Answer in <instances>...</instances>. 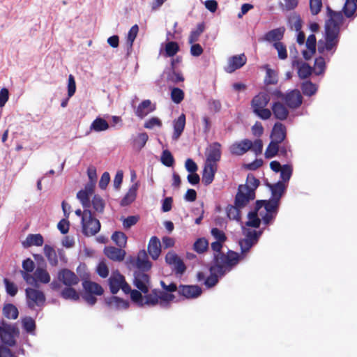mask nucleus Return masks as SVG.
Returning a JSON list of instances; mask_svg holds the SVG:
<instances>
[{
  "mask_svg": "<svg viewBox=\"0 0 357 357\" xmlns=\"http://www.w3.org/2000/svg\"><path fill=\"white\" fill-rule=\"evenodd\" d=\"M109 128V124L106 120L102 118H96L91 123L90 129L96 132L106 130Z\"/></svg>",
  "mask_w": 357,
  "mask_h": 357,
  "instance_id": "nucleus-40",
  "label": "nucleus"
},
{
  "mask_svg": "<svg viewBox=\"0 0 357 357\" xmlns=\"http://www.w3.org/2000/svg\"><path fill=\"white\" fill-rule=\"evenodd\" d=\"M211 234L214 237V238L218 241L225 242L227 241V236L225 232L219 229L218 228H212Z\"/></svg>",
  "mask_w": 357,
  "mask_h": 357,
  "instance_id": "nucleus-63",
  "label": "nucleus"
},
{
  "mask_svg": "<svg viewBox=\"0 0 357 357\" xmlns=\"http://www.w3.org/2000/svg\"><path fill=\"white\" fill-rule=\"evenodd\" d=\"M132 301L140 307L144 306V297L142 296V293L138 290H132L129 293Z\"/></svg>",
  "mask_w": 357,
  "mask_h": 357,
  "instance_id": "nucleus-53",
  "label": "nucleus"
},
{
  "mask_svg": "<svg viewBox=\"0 0 357 357\" xmlns=\"http://www.w3.org/2000/svg\"><path fill=\"white\" fill-rule=\"evenodd\" d=\"M155 109V105H153L150 100H144L139 104L135 113L140 119L144 118L149 113Z\"/></svg>",
  "mask_w": 357,
  "mask_h": 357,
  "instance_id": "nucleus-21",
  "label": "nucleus"
},
{
  "mask_svg": "<svg viewBox=\"0 0 357 357\" xmlns=\"http://www.w3.org/2000/svg\"><path fill=\"white\" fill-rule=\"evenodd\" d=\"M206 164L218 165V162L221 159V144L219 142L211 143L206 151Z\"/></svg>",
  "mask_w": 357,
  "mask_h": 357,
  "instance_id": "nucleus-11",
  "label": "nucleus"
},
{
  "mask_svg": "<svg viewBox=\"0 0 357 357\" xmlns=\"http://www.w3.org/2000/svg\"><path fill=\"white\" fill-rule=\"evenodd\" d=\"M328 19L325 22L324 39L318 41V52L324 54L325 52L333 54L337 47L340 26L344 22V16L340 11H334L329 7L327 8Z\"/></svg>",
  "mask_w": 357,
  "mask_h": 357,
  "instance_id": "nucleus-1",
  "label": "nucleus"
},
{
  "mask_svg": "<svg viewBox=\"0 0 357 357\" xmlns=\"http://www.w3.org/2000/svg\"><path fill=\"white\" fill-rule=\"evenodd\" d=\"M271 190L272 198L280 201V199L285 192L286 186L282 181H278V183L268 185Z\"/></svg>",
  "mask_w": 357,
  "mask_h": 357,
  "instance_id": "nucleus-30",
  "label": "nucleus"
},
{
  "mask_svg": "<svg viewBox=\"0 0 357 357\" xmlns=\"http://www.w3.org/2000/svg\"><path fill=\"white\" fill-rule=\"evenodd\" d=\"M149 139V135L146 132H140L132 140V148L140 151L143 149Z\"/></svg>",
  "mask_w": 357,
  "mask_h": 357,
  "instance_id": "nucleus-31",
  "label": "nucleus"
},
{
  "mask_svg": "<svg viewBox=\"0 0 357 357\" xmlns=\"http://www.w3.org/2000/svg\"><path fill=\"white\" fill-rule=\"evenodd\" d=\"M25 293L29 307L33 308L36 305H44L46 298L42 291L29 287L25 289Z\"/></svg>",
  "mask_w": 357,
  "mask_h": 357,
  "instance_id": "nucleus-10",
  "label": "nucleus"
},
{
  "mask_svg": "<svg viewBox=\"0 0 357 357\" xmlns=\"http://www.w3.org/2000/svg\"><path fill=\"white\" fill-rule=\"evenodd\" d=\"M293 169L292 167L289 165H284L282 168L280 170V178L282 181L287 182L288 181L292 174Z\"/></svg>",
  "mask_w": 357,
  "mask_h": 357,
  "instance_id": "nucleus-56",
  "label": "nucleus"
},
{
  "mask_svg": "<svg viewBox=\"0 0 357 357\" xmlns=\"http://www.w3.org/2000/svg\"><path fill=\"white\" fill-rule=\"evenodd\" d=\"M205 30V24L204 22L199 23L197 25V27L195 30H192L190 32V34L188 38V43L190 44H192L198 41L199 36Z\"/></svg>",
  "mask_w": 357,
  "mask_h": 357,
  "instance_id": "nucleus-39",
  "label": "nucleus"
},
{
  "mask_svg": "<svg viewBox=\"0 0 357 357\" xmlns=\"http://www.w3.org/2000/svg\"><path fill=\"white\" fill-rule=\"evenodd\" d=\"M179 51V45L176 42H168L165 45V56L172 57L177 54Z\"/></svg>",
  "mask_w": 357,
  "mask_h": 357,
  "instance_id": "nucleus-48",
  "label": "nucleus"
},
{
  "mask_svg": "<svg viewBox=\"0 0 357 357\" xmlns=\"http://www.w3.org/2000/svg\"><path fill=\"white\" fill-rule=\"evenodd\" d=\"M3 315L8 319H16L19 316L18 309L12 303H6L2 308Z\"/></svg>",
  "mask_w": 357,
  "mask_h": 357,
  "instance_id": "nucleus-33",
  "label": "nucleus"
},
{
  "mask_svg": "<svg viewBox=\"0 0 357 357\" xmlns=\"http://www.w3.org/2000/svg\"><path fill=\"white\" fill-rule=\"evenodd\" d=\"M326 69V63L325 60L322 56H319L314 61V68H312V71L317 75H321L324 73Z\"/></svg>",
  "mask_w": 357,
  "mask_h": 357,
  "instance_id": "nucleus-49",
  "label": "nucleus"
},
{
  "mask_svg": "<svg viewBox=\"0 0 357 357\" xmlns=\"http://www.w3.org/2000/svg\"><path fill=\"white\" fill-rule=\"evenodd\" d=\"M109 287L112 294L118 293L119 289L128 294L130 291V286L126 281L125 277L119 271H113L108 279Z\"/></svg>",
  "mask_w": 357,
  "mask_h": 357,
  "instance_id": "nucleus-8",
  "label": "nucleus"
},
{
  "mask_svg": "<svg viewBox=\"0 0 357 357\" xmlns=\"http://www.w3.org/2000/svg\"><path fill=\"white\" fill-rule=\"evenodd\" d=\"M35 281L43 284H47L50 282V275L44 268L38 267L34 271Z\"/></svg>",
  "mask_w": 357,
  "mask_h": 357,
  "instance_id": "nucleus-34",
  "label": "nucleus"
},
{
  "mask_svg": "<svg viewBox=\"0 0 357 357\" xmlns=\"http://www.w3.org/2000/svg\"><path fill=\"white\" fill-rule=\"evenodd\" d=\"M138 184L135 183L129 189L126 196L121 200V205L126 206L132 203L136 198Z\"/></svg>",
  "mask_w": 357,
  "mask_h": 357,
  "instance_id": "nucleus-38",
  "label": "nucleus"
},
{
  "mask_svg": "<svg viewBox=\"0 0 357 357\" xmlns=\"http://www.w3.org/2000/svg\"><path fill=\"white\" fill-rule=\"evenodd\" d=\"M96 272L102 278H106L109 275V268L104 261H100L96 268Z\"/></svg>",
  "mask_w": 357,
  "mask_h": 357,
  "instance_id": "nucleus-61",
  "label": "nucleus"
},
{
  "mask_svg": "<svg viewBox=\"0 0 357 357\" xmlns=\"http://www.w3.org/2000/svg\"><path fill=\"white\" fill-rule=\"evenodd\" d=\"M243 234L245 235V238L253 242L255 244L258 241L259 238L262 234L261 231H255L252 229H244Z\"/></svg>",
  "mask_w": 357,
  "mask_h": 357,
  "instance_id": "nucleus-51",
  "label": "nucleus"
},
{
  "mask_svg": "<svg viewBox=\"0 0 357 357\" xmlns=\"http://www.w3.org/2000/svg\"><path fill=\"white\" fill-rule=\"evenodd\" d=\"M266 73L264 78V83L266 85L276 84L278 81V73L275 70L268 68V66H266Z\"/></svg>",
  "mask_w": 357,
  "mask_h": 357,
  "instance_id": "nucleus-44",
  "label": "nucleus"
},
{
  "mask_svg": "<svg viewBox=\"0 0 357 357\" xmlns=\"http://www.w3.org/2000/svg\"><path fill=\"white\" fill-rule=\"evenodd\" d=\"M61 296L64 299H70L73 301H78L79 295L77 291L72 287H66L61 292Z\"/></svg>",
  "mask_w": 357,
  "mask_h": 357,
  "instance_id": "nucleus-43",
  "label": "nucleus"
},
{
  "mask_svg": "<svg viewBox=\"0 0 357 357\" xmlns=\"http://www.w3.org/2000/svg\"><path fill=\"white\" fill-rule=\"evenodd\" d=\"M184 92L179 88L174 87L171 91V99L172 100L176 103H181L184 99Z\"/></svg>",
  "mask_w": 357,
  "mask_h": 357,
  "instance_id": "nucleus-50",
  "label": "nucleus"
},
{
  "mask_svg": "<svg viewBox=\"0 0 357 357\" xmlns=\"http://www.w3.org/2000/svg\"><path fill=\"white\" fill-rule=\"evenodd\" d=\"M175 298L172 294L154 289L144 296V305L155 306L159 304L162 307H169L170 302Z\"/></svg>",
  "mask_w": 357,
  "mask_h": 357,
  "instance_id": "nucleus-4",
  "label": "nucleus"
},
{
  "mask_svg": "<svg viewBox=\"0 0 357 357\" xmlns=\"http://www.w3.org/2000/svg\"><path fill=\"white\" fill-rule=\"evenodd\" d=\"M161 162L164 165L169 167L174 165V158L169 151L165 150L162 151L161 155Z\"/></svg>",
  "mask_w": 357,
  "mask_h": 357,
  "instance_id": "nucleus-54",
  "label": "nucleus"
},
{
  "mask_svg": "<svg viewBox=\"0 0 357 357\" xmlns=\"http://www.w3.org/2000/svg\"><path fill=\"white\" fill-rule=\"evenodd\" d=\"M247 61V58L244 54L233 56L229 58L228 64L225 68L227 73H231L236 70L241 68L243 66Z\"/></svg>",
  "mask_w": 357,
  "mask_h": 357,
  "instance_id": "nucleus-19",
  "label": "nucleus"
},
{
  "mask_svg": "<svg viewBox=\"0 0 357 357\" xmlns=\"http://www.w3.org/2000/svg\"><path fill=\"white\" fill-rule=\"evenodd\" d=\"M8 347V346L5 344H0V357H17L15 354Z\"/></svg>",
  "mask_w": 357,
  "mask_h": 357,
  "instance_id": "nucleus-64",
  "label": "nucleus"
},
{
  "mask_svg": "<svg viewBox=\"0 0 357 357\" xmlns=\"http://www.w3.org/2000/svg\"><path fill=\"white\" fill-rule=\"evenodd\" d=\"M252 141L244 139L240 142L233 143L229 148V152L233 155L241 156L250 151Z\"/></svg>",
  "mask_w": 357,
  "mask_h": 357,
  "instance_id": "nucleus-16",
  "label": "nucleus"
},
{
  "mask_svg": "<svg viewBox=\"0 0 357 357\" xmlns=\"http://www.w3.org/2000/svg\"><path fill=\"white\" fill-rule=\"evenodd\" d=\"M357 6L354 0H346L342 8L344 16L354 19L356 15Z\"/></svg>",
  "mask_w": 357,
  "mask_h": 357,
  "instance_id": "nucleus-32",
  "label": "nucleus"
},
{
  "mask_svg": "<svg viewBox=\"0 0 357 357\" xmlns=\"http://www.w3.org/2000/svg\"><path fill=\"white\" fill-rule=\"evenodd\" d=\"M255 198V192L249 190L248 185H239L235 197L234 204L238 207L244 208L250 201Z\"/></svg>",
  "mask_w": 357,
  "mask_h": 357,
  "instance_id": "nucleus-9",
  "label": "nucleus"
},
{
  "mask_svg": "<svg viewBox=\"0 0 357 357\" xmlns=\"http://www.w3.org/2000/svg\"><path fill=\"white\" fill-rule=\"evenodd\" d=\"M173 126L174 132L172 139L174 140H177L184 130L185 126V115L184 114H181L176 119H174L173 121Z\"/></svg>",
  "mask_w": 357,
  "mask_h": 357,
  "instance_id": "nucleus-27",
  "label": "nucleus"
},
{
  "mask_svg": "<svg viewBox=\"0 0 357 357\" xmlns=\"http://www.w3.org/2000/svg\"><path fill=\"white\" fill-rule=\"evenodd\" d=\"M271 109L275 118L280 121L286 120L289 114L288 109L280 102H274Z\"/></svg>",
  "mask_w": 357,
  "mask_h": 357,
  "instance_id": "nucleus-26",
  "label": "nucleus"
},
{
  "mask_svg": "<svg viewBox=\"0 0 357 357\" xmlns=\"http://www.w3.org/2000/svg\"><path fill=\"white\" fill-rule=\"evenodd\" d=\"M22 326L27 333L35 335L36 325L32 317L26 316L22 318Z\"/></svg>",
  "mask_w": 357,
  "mask_h": 357,
  "instance_id": "nucleus-36",
  "label": "nucleus"
},
{
  "mask_svg": "<svg viewBox=\"0 0 357 357\" xmlns=\"http://www.w3.org/2000/svg\"><path fill=\"white\" fill-rule=\"evenodd\" d=\"M240 259L241 256L237 252H231L229 256L218 257L216 264H213L210 268L211 275L205 280V285L208 288L214 287L218 282V278L230 271Z\"/></svg>",
  "mask_w": 357,
  "mask_h": 357,
  "instance_id": "nucleus-2",
  "label": "nucleus"
},
{
  "mask_svg": "<svg viewBox=\"0 0 357 357\" xmlns=\"http://www.w3.org/2000/svg\"><path fill=\"white\" fill-rule=\"evenodd\" d=\"M273 47L277 50L278 57L280 59H286L287 58V52L286 46L281 42H276L273 44Z\"/></svg>",
  "mask_w": 357,
  "mask_h": 357,
  "instance_id": "nucleus-60",
  "label": "nucleus"
},
{
  "mask_svg": "<svg viewBox=\"0 0 357 357\" xmlns=\"http://www.w3.org/2000/svg\"><path fill=\"white\" fill-rule=\"evenodd\" d=\"M44 253L47 257L50 264L52 266H56L58 265L57 255L54 249L49 245H45Z\"/></svg>",
  "mask_w": 357,
  "mask_h": 357,
  "instance_id": "nucleus-35",
  "label": "nucleus"
},
{
  "mask_svg": "<svg viewBox=\"0 0 357 357\" xmlns=\"http://www.w3.org/2000/svg\"><path fill=\"white\" fill-rule=\"evenodd\" d=\"M3 282L6 286V290L7 294H9L10 296H15L18 291V288L16 286V284H14L13 282H10L7 278H5L3 280Z\"/></svg>",
  "mask_w": 357,
  "mask_h": 357,
  "instance_id": "nucleus-59",
  "label": "nucleus"
},
{
  "mask_svg": "<svg viewBox=\"0 0 357 357\" xmlns=\"http://www.w3.org/2000/svg\"><path fill=\"white\" fill-rule=\"evenodd\" d=\"M180 295L186 298H195L199 296L202 293V289L197 285H180L178 289Z\"/></svg>",
  "mask_w": 357,
  "mask_h": 357,
  "instance_id": "nucleus-17",
  "label": "nucleus"
},
{
  "mask_svg": "<svg viewBox=\"0 0 357 357\" xmlns=\"http://www.w3.org/2000/svg\"><path fill=\"white\" fill-rule=\"evenodd\" d=\"M303 93L307 96L314 95L317 91V86L310 81H305L301 86Z\"/></svg>",
  "mask_w": 357,
  "mask_h": 357,
  "instance_id": "nucleus-42",
  "label": "nucleus"
},
{
  "mask_svg": "<svg viewBox=\"0 0 357 357\" xmlns=\"http://www.w3.org/2000/svg\"><path fill=\"white\" fill-rule=\"evenodd\" d=\"M284 31L285 28L284 26L272 29L266 33L264 40L268 42H280L283 38Z\"/></svg>",
  "mask_w": 357,
  "mask_h": 357,
  "instance_id": "nucleus-28",
  "label": "nucleus"
},
{
  "mask_svg": "<svg viewBox=\"0 0 357 357\" xmlns=\"http://www.w3.org/2000/svg\"><path fill=\"white\" fill-rule=\"evenodd\" d=\"M208 242L205 238H198L193 245V248L197 253H203L207 250Z\"/></svg>",
  "mask_w": 357,
  "mask_h": 357,
  "instance_id": "nucleus-47",
  "label": "nucleus"
},
{
  "mask_svg": "<svg viewBox=\"0 0 357 357\" xmlns=\"http://www.w3.org/2000/svg\"><path fill=\"white\" fill-rule=\"evenodd\" d=\"M292 66L297 67L298 75L301 79H305L310 77L312 73V68L307 63H303L299 60H294Z\"/></svg>",
  "mask_w": 357,
  "mask_h": 357,
  "instance_id": "nucleus-25",
  "label": "nucleus"
},
{
  "mask_svg": "<svg viewBox=\"0 0 357 357\" xmlns=\"http://www.w3.org/2000/svg\"><path fill=\"white\" fill-rule=\"evenodd\" d=\"M217 170L218 165L205 163L202 176V181L204 185H208L213 181Z\"/></svg>",
  "mask_w": 357,
  "mask_h": 357,
  "instance_id": "nucleus-22",
  "label": "nucleus"
},
{
  "mask_svg": "<svg viewBox=\"0 0 357 357\" xmlns=\"http://www.w3.org/2000/svg\"><path fill=\"white\" fill-rule=\"evenodd\" d=\"M44 243L43 237L40 234H29L26 240L22 242L24 248H29L33 245L42 246Z\"/></svg>",
  "mask_w": 357,
  "mask_h": 357,
  "instance_id": "nucleus-29",
  "label": "nucleus"
},
{
  "mask_svg": "<svg viewBox=\"0 0 357 357\" xmlns=\"http://www.w3.org/2000/svg\"><path fill=\"white\" fill-rule=\"evenodd\" d=\"M255 206L257 211H259L264 206L266 212L278 214L280 202L273 198L269 200H257Z\"/></svg>",
  "mask_w": 357,
  "mask_h": 357,
  "instance_id": "nucleus-20",
  "label": "nucleus"
},
{
  "mask_svg": "<svg viewBox=\"0 0 357 357\" xmlns=\"http://www.w3.org/2000/svg\"><path fill=\"white\" fill-rule=\"evenodd\" d=\"M20 329L16 324H10L4 319L0 321L1 343L13 347L17 344L16 338L20 335Z\"/></svg>",
  "mask_w": 357,
  "mask_h": 357,
  "instance_id": "nucleus-3",
  "label": "nucleus"
},
{
  "mask_svg": "<svg viewBox=\"0 0 357 357\" xmlns=\"http://www.w3.org/2000/svg\"><path fill=\"white\" fill-rule=\"evenodd\" d=\"M258 212L259 211H257L255 206V210L253 211H250L248 213V220L245 222L246 226L254 228L259 227L261 224V219L258 217Z\"/></svg>",
  "mask_w": 357,
  "mask_h": 357,
  "instance_id": "nucleus-37",
  "label": "nucleus"
},
{
  "mask_svg": "<svg viewBox=\"0 0 357 357\" xmlns=\"http://www.w3.org/2000/svg\"><path fill=\"white\" fill-rule=\"evenodd\" d=\"M84 300L90 305H94L97 298L95 296H101L103 294V288L98 283L91 280H85L82 282Z\"/></svg>",
  "mask_w": 357,
  "mask_h": 357,
  "instance_id": "nucleus-7",
  "label": "nucleus"
},
{
  "mask_svg": "<svg viewBox=\"0 0 357 357\" xmlns=\"http://www.w3.org/2000/svg\"><path fill=\"white\" fill-rule=\"evenodd\" d=\"M77 199L81 202L84 209L90 206V195L83 190H79L77 194Z\"/></svg>",
  "mask_w": 357,
  "mask_h": 357,
  "instance_id": "nucleus-57",
  "label": "nucleus"
},
{
  "mask_svg": "<svg viewBox=\"0 0 357 357\" xmlns=\"http://www.w3.org/2000/svg\"><path fill=\"white\" fill-rule=\"evenodd\" d=\"M112 239L119 248L125 247L127 243V236L122 231H115L112 236Z\"/></svg>",
  "mask_w": 357,
  "mask_h": 357,
  "instance_id": "nucleus-46",
  "label": "nucleus"
},
{
  "mask_svg": "<svg viewBox=\"0 0 357 357\" xmlns=\"http://www.w3.org/2000/svg\"><path fill=\"white\" fill-rule=\"evenodd\" d=\"M270 97L268 93L260 92L251 101V107L253 112L263 120H267L271 116V111L266 109Z\"/></svg>",
  "mask_w": 357,
  "mask_h": 357,
  "instance_id": "nucleus-5",
  "label": "nucleus"
},
{
  "mask_svg": "<svg viewBox=\"0 0 357 357\" xmlns=\"http://www.w3.org/2000/svg\"><path fill=\"white\" fill-rule=\"evenodd\" d=\"M286 137L287 128L285 126L280 122H276L271 131V141L281 144L284 141Z\"/></svg>",
  "mask_w": 357,
  "mask_h": 357,
  "instance_id": "nucleus-18",
  "label": "nucleus"
},
{
  "mask_svg": "<svg viewBox=\"0 0 357 357\" xmlns=\"http://www.w3.org/2000/svg\"><path fill=\"white\" fill-rule=\"evenodd\" d=\"M241 207H238L236 204L228 206L227 208V216L232 220H239L241 218Z\"/></svg>",
  "mask_w": 357,
  "mask_h": 357,
  "instance_id": "nucleus-52",
  "label": "nucleus"
},
{
  "mask_svg": "<svg viewBox=\"0 0 357 357\" xmlns=\"http://www.w3.org/2000/svg\"><path fill=\"white\" fill-rule=\"evenodd\" d=\"M280 144L278 142H275L273 141H271L269 144L268 145L266 151H265V158H272L278 154L279 152V145Z\"/></svg>",
  "mask_w": 357,
  "mask_h": 357,
  "instance_id": "nucleus-45",
  "label": "nucleus"
},
{
  "mask_svg": "<svg viewBox=\"0 0 357 357\" xmlns=\"http://www.w3.org/2000/svg\"><path fill=\"white\" fill-rule=\"evenodd\" d=\"M322 0H310V9L313 15H317L321 10Z\"/></svg>",
  "mask_w": 357,
  "mask_h": 357,
  "instance_id": "nucleus-62",
  "label": "nucleus"
},
{
  "mask_svg": "<svg viewBox=\"0 0 357 357\" xmlns=\"http://www.w3.org/2000/svg\"><path fill=\"white\" fill-rule=\"evenodd\" d=\"M92 206L96 211L102 213L105 208V202L99 195H96L92 199Z\"/></svg>",
  "mask_w": 357,
  "mask_h": 357,
  "instance_id": "nucleus-55",
  "label": "nucleus"
},
{
  "mask_svg": "<svg viewBox=\"0 0 357 357\" xmlns=\"http://www.w3.org/2000/svg\"><path fill=\"white\" fill-rule=\"evenodd\" d=\"M105 255L110 259L116 261H121L126 256V251L121 248L113 246L106 247L104 250Z\"/></svg>",
  "mask_w": 357,
  "mask_h": 357,
  "instance_id": "nucleus-23",
  "label": "nucleus"
},
{
  "mask_svg": "<svg viewBox=\"0 0 357 357\" xmlns=\"http://www.w3.org/2000/svg\"><path fill=\"white\" fill-rule=\"evenodd\" d=\"M139 31V26L137 24L133 25L128 31L127 37V43L130 47H132Z\"/></svg>",
  "mask_w": 357,
  "mask_h": 357,
  "instance_id": "nucleus-58",
  "label": "nucleus"
},
{
  "mask_svg": "<svg viewBox=\"0 0 357 357\" xmlns=\"http://www.w3.org/2000/svg\"><path fill=\"white\" fill-rule=\"evenodd\" d=\"M82 232L85 236H93L100 229V221L95 218L89 209L83 211L82 219Z\"/></svg>",
  "mask_w": 357,
  "mask_h": 357,
  "instance_id": "nucleus-6",
  "label": "nucleus"
},
{
  "mask_svg": "<svg viewBox=\"0 0 357 357\" xmlns=\"http://www.w3.org/2000/svg\"><path fill=\"white\" fill-rule=\"evenodd\" d=\"M59 281L66 287H73L79 282V278L72 271L68 268H62L57 274Z\"/></svg>",
  "mask_w": 357,
  "mask_h": 357,
  "instance_id": "nucleus-12",
  "label": "nucleus"
},
{
  "mask_svg": "<svg viewBox=\"0 0 357 357\" xmlns=\"http://www.w3.org/2000/svg\"><path fill=\"white\" fill-rule=\"evenodd\" d=\"M129 263L136 266L138 271H147L151 268V263L149 261L147 254L144 250H140L136 258H130Z\"/></svg>",
  "mask_w": 357,
  "mask_h": 357,
  "instance_id": "nucleus-13",
  "label": "nucleus"
},
{
  "mask_svg": "<svg viewBox=\"0 0 357 357\" xmlns=\"http://www.w3.org/2000/svg\"><path fill=\"white\" fill-rule=\"evenodd\" d=\"M150 276L142 271H136L134 273V284L142 293L149 292Z\"/></svg>",
  "mask_w": 357,
  "mask_h": 357,
  "instance_id": "nucleus-15",
  "label": "nucleus"
},
{
  "mask_svg": "<svg viewBox=\"0 0 357 357\" xmlns=\"http://www.w3.org/2000/svg\"><path fill=\"white\" fill-rule=\"evenodd\" d=\"M148 252L153 260H156L161 252V244L156 236H152L148 244Z\"/></svg>",
  "mask_w": 357,
  "mask_h": 357,
  "instance_id": "nucleus-24",
  "label": "nucleus"
},
{
  "mask_svg": "<svg viewBox=\"0 0 357 357\" xmlns=\"http://www.w3.org/2000/svg\"><path fill=\"white\" fill-rule=\"evenodd\" d=\"M223 243L224 242L215 241V242H213L211 243V249L215 252L213 264H216V259L218 257H221V256L227 257V256H229L231 252H235L234 251H232V250H229L227 252V254H224L223 252H222L221 250L222 248Z\"/></svg>",
  "mask_w": 357,
  "mask_h": 357,
  "instance_id": "nucleus-41",
  "label": "nucleus"
},
{
  "mask_svg": "<svg viewBox=\"0 0 357 357\" xmlns=\"http://www.w3.org/2000/svg\"><path fill=\"white\" fill-rule=\"evenodd\" d=\"M284 102L290 109H297L303 103V96L298 89L291 90L285 93Z\"/></svg>",
  "mask_w": 357,
  "mask_h": 357,
  "instance_id": "nucleus-14",
  "label": "nucleus"
}]
</instances>
